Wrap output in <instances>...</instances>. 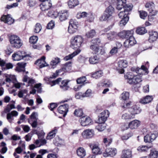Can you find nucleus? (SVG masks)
Returning a JSON list of instances; mask_svg holds the SVG:
<instances>
[{
  "label": "nucleus",
  "mask_w": 158,
  "mask_h": 158,
  "mask_svg": "<svg viewBox=\"0 0 158 158\" xmlns=\"http://www.w3.org/2000/svg\"><path fill=\"white\" fill-rule=\"evenodd\" d=\"M74 114L77 117H82L84 115L82 110L81 109H78L75 110Z\"/></svg>",
  "instance_id": "4c0bfd02"
},
{
  "label": "nucleus",
  "mask_w": 158,
  "mask_h": 158,
  "mask_svg": "<svg viewBox=\"0 0 158 158\" xmlns=\"http://www.w3.org/2000/svg\"><path fill=\"white\" fill-rule=\"evenodd\" d=\"M69 105L67 104H64L60 105L58 108L59 113L63 114L64 117L65 116L68 111Z\"/></svg>",
  "instance_id": "9d476101"
},
{
  "label": "nucleus",
  "mask_w": 158,
  "mask_h": 158,
  "mask_svg": "<svg viewBox=\"0 0 158 158\" xmlns=\"http://www.w3.org/2000/svg\"><path fill=\"white\" fill-rule=\"evenodd\" d=\"M78 23L75 20L71 19L69 21L68 31L70 34L75 32L78 28Z\"/></svg>",
  "instance_id": "20e7f679"
},
{
  "label": "nucleus",
  "mask_w": 158,
  "mask_h": 158,
  "mask_svg": "<svg viewBox=\"0 0 158 158\" xmlns=\"http://www.w3.org/2000/svg\"><path fill=\"white\" fill-rule=\"evenodd\" d=\"M11 44L13 47L16 48H19L22 46V43L21 42V40L19 38L18 40V41H16Z\"/></svg>",
  "instance_id": "58836bf2"
},
{
  "label": "nucleus",
  "mask_w": 158,
  "mask_h": 158,
  "mask_svg": "<svg viewBox=\"0 0 158 158\" xmlns=\"http://www.w3.org/2000/svg\"><path fill=\"white\" fill-rule=\"evenodd\" d=\"M152 96L147 95L143 98H141L140 102L143 104H146L151 102L153 99Z\"/></svg>",
  "instance_id": "5701e85b"
},
{
  "label": "nucleus",
  "mask_w": 158,
  "mask_h": 158,
  "mask_svg": "<svg viewBox=\"0 0 158 158\" xmlns=\"http://www.w3.org/2000/svg\"><path fill=\"white\" fill-rule=\"evenodd\" d=\"M157 136L158 134L156 133L146 135L144 137V141L146 143H151L153 141Z\"/></svg>",
  "instance_id": "9b49d317"
},
{
  "label": "nucleus",
  "mask_w": 158,
  "mask_h": 158,
  "mask_svg": "<svg viewBox=\"0 0 158 158\" xmlns=\"http://www.w3.org/2000/svg\"><path fill=\"white\" fill-rule=\"evenodd\" d=\"M19 39V38L17 35H11L10 37V44H11L16 41H18V40Z\"/></svg>",
  "instance_id": "09e8293b"
},
{
  "label": "nucleus",
  "mask_w": 158,
  "mask_h": 158,
  "mask_svg": "<svg viewBox=\"0 0 158 158\" xmlns=\"http://www.w3.org/2000/svg\"><path fill=\"white\" fill-rule=\"evenodd\" d=\"M72 62H66L61 66V69H60L61 72L64 71L65 72H69L71 70Z\"/></svg>",
  "instance_id": "2eb2a0df"
},
{
  "label": "nucleus",
  "mask_w": 158,
  "mask_h": 158,
  "mask_svg": "<svg viewBox=\"0 0 158 158\" xmlns=\"http://www.w3.org/2000/svg\"><path fill=\"white\" fill-rule=\"evenodd\" d=\"M155 5L152 2L147 3L145 5V6L146 8H148V10L149 12H153L156 11L154 9Z\"/></svg>",
  "instance_id": "c756f323"
},
{
  "label": "nucleus",
  "mask_w": 158,
  "mask_h": 158,
  "mask_svg": "<svg viewBox=\"0 0 158 158\" xmlns=\"http://www.w3.org/2000/svg\"><path fill=\"white\" fill-rule=\"evenodd\" d=\"M118 64L119 67L118 69V72L121 74L123 73L124 72V68H126L127 66V61L126 60H121L118 62Z\"/></svg>",
  "instance_id": "0eeeda50"
},
{
  "label": "nucleus",
  "mask_w": 158,
  "mask_h": 158,
  "mask_svg": "<svg viewBox=\"0 0 158 158\" xmlns=\"http://www.w3.org/2000/svg\"><path fill=\"white\" fill-rule=\"evenodd\" d=\"M103 73L102 71H98L92 73L91 77L93 78L97 79L102 77L103 75Z\"/></svg>",
  "instance_id": "f704fd0d"
},
{
  "label": "nucleus",
  "mask_w": 158,
  "mask_h": 158,
  "mask_svg": "<svg viewBox=\"0 0 158 158\" xmlns=\"http://www.w3.org/2000/svg\"><path fill=\"white\" fill-rule=\"evenodd\" d=\"M96 34L95 31L94 30H91L88 31L86 34V36L87 38H92Z\"/></svg>",
  "instance_id": "c03bdc74"
},
{
  "label": "nucleus",
  "mask_w": 158,
  "mask_h": 158,
  "mask_svg": "<svg viewBox=\"0 0 158 158\" xmlns=\"http://www.w3.org/2000/svg\"><path fill=\"white\" fill-rule=\"evenodd\" d=\"M106 127V124L105 123H98V124L96 127V129L99 131H102Z\"/></svg>",
  "instance_id": "e433bc0d"
},
{
  "label": "nucleus",
  "mask_w": 158,
  "mask_h": 158,
  "mask_svg": "<svg viewBox=\"0 0 158 158\" xmlns=\"http://www.w3.org/2000/svg\"><path fill=\"white\" fill-rule=\"evenodd\" d=\"M27 6L30 7H33L36 4V2L33 0H28L27 1Z\"/></svg>",
  "instance_id": "e2e57ef3"
},
{
  "label": "nucleus",
  "mask_w": 158,
  "mask_h": 158,
  "mask_svg": "<svg viewBox=\"0 0 158 158\" xmlns=\"http://www.w3.org/2000/svg\"><path fill=\"white\" fill-rule=\"evenodd\" d=\"M79 121L81 125L83 126L89 125L92 122V120L90 118L85 115L79 119Z\"/></svg>",
  "instance_id": "6e6552de"
},
{
  "label": "nucleus",
  "mask_w": 158,
  "mask_h": 158,
  "mask_svg": "<svg viewBox=\"0 0 158 158\" xmlns=\"http://www.w3.org/2000/svg\"><path fill=\"white\" fill-rule=\"evenodd\" d=\"M127 14L124 11H121L118 14V16L119 18H125L126 17H128L127 16Z\"/></svg>",
  "instance_id": "69168bd1"
},
{
  "label": "nucleus",
  "mask_w": 158,
  "mask_h": 158,
  "mask_svg": "<svg viewBox=\"0 0 158 158\" xmlns=\"http://www.w3.org/2000/svg\"><path fill=\"white\" fill-rule=\"evenodd\" d=\"M156 11L149 12V14L148 16V20L150 21H153L154 19V16L156 15Z\"/></svg>",
  "instance_id": "603ef678"
},
{
  "label": "nucleus",
  "mask_w": 158,
  "mask_h": 158,
  "mask_svg": "<svg viewBox=\"0 0 158 158\" xmlns=\"http://www.w3.org/2000/svg\"><path fill=\"white\" fill-rule=\"evenodd\" d=\"M55 26V23L54 21H51L49 22L47 26V28L48 29H52Z\"/></svg>",
  "instance_id": "774afa93"
},
{
  "label": "nucleus",
  "mask_w": 158,
  "mask_h": 158,
  "mask_svg": "<svg viewBox=\"0 0 158 158\" xmlns=\"http://www.w3.org/2000/svg\"><path fill=\"white\" fill-rule=\"evenodd\" d=\"M129 20V17H126L125 18H123V19L119 22V25L122 27L125 25Z\"/></svg>",
  "instance_id": "49530a36"
},
{
  "label": "nucleus",
  "mask_w": 158,
  "mask_h": 158,
  "mask_svg": "<svg viewBox=\"0 0 158 158\" xmlns=\"http://www.w3.org/2000/svg\"><path fill=\"white\" fill-rule=\"evenodd\" d=\"M60 59L56 57L54 60L51 61L50 63L51 65L53 66L56 65L60 62Z\"/></svg>",
  "instance_id": "bf43d9fd"
},
{
  "label": "nucleus",
  "mask_w": 158,
  "mask_h": 158,
  "mask_svg": "<svg viewBox=\"0 0 158 158\" xmlns=\"http://www.w3.org/2000/svg\"><path fill=\"white\" fill-rule=\"evenodd\" d=\"M51 1H47L42 2L40 5V9L42 11H45L49 9L52 6Z\"/></svg>",
  "instance_id": "f3484780"
},
{
  "label": "nucleus",
  "mask_w": 158,
  "mask_h": 158,
  "mask_svg": "<svg viewBox=\"0 0 158 158\" xmlns=\"http://www.w3.org/2000/svg\"><path fill=\"white\" fill-rule=\"evenodd\" d=\"M149 34V41L151 43L156 41L158 37V33L156 31H150L148 32Z\"/></svg>",
  "instance_id": "f8f14e48"
},
{
  "label": "nucleus",
  "mask_w": 158,
  "mask_h": 158,
  "mask_svg": "<svg viewBox=\"0 0 158 158\" xmlns=\"http://www.w3.org/2000/svg\"><path fill=\"white\" fill-rule=\"evenodd\" d=\"M1 20L9 25L13 23L14 21V19L10 17V15L3 16L2 17Z\"/></svg>",
  "instance_id": "6ab92c4d"
},
{
  "label": "nucleus",
  "mask_w": 158,
  "mask_h": 158,
  "mask_svg": "<svg viewBox=\"0 0 158 158\" xmlns=\"http://www.w3.org/2000/svg\"><path fill=\"white\" fill-rule=\"evenodd\" d=\"M94 15L93 13L89 12L88 13L86 19L89 22H92L94 20Z\"/></svg>",
  "instance_id": "8fccbe9b"
},
{
  "label": "nucleus",
  "mask_w": 158,
  "mask_h": 158,
  "mask_svg": "<svg viewBox=\"0 0 158 158\" xmlns=\"http://www.w3.org/2000/svg\"><path fill=\"white\" fill-rule=\"evenodd\" d=\"M134 33L133 30L123 31L118 33V36L122 39H129L133 35Z\"/></svg>",
  "instance_id": "423d86ee"
},
{
  "label": "nucleus",
  "mask_w": 158,
  "mask_h": 158,
  "mask_svg": "<svg viewBox=\"0 0 158 158\" xmlns=\"http://www.w3.org/2000/svg\"><path fill=\"white\" fill-rule=\"evenodd\" d=\"M38 120L37 113L34 112L30 116L28 119V122L32 128H35L38 125Z\"/></svg>",
  "instance_id": "7ed1b4c3"
},
{
  "label": "nucleus",
  "mask_w": 158,
  "mask_h": 158,
  "mask_svg": "<svg viewBox=\"0 0 158 158\" xmlns=\"http://www.w3.org/2000/svg\"><path fill=\"white\" fill-rule=\"evenodd\" d=\"M140 122L137 120H133L130 122L128 124V126L131 129H136L140 125Z\"/></svg>",
  "instance_id": "a211bd4d"
},
{
  "label": "nucleus",
  "mask_w": 158,
  "mask_h": 158,
  "mask_svg": "<svg viewBox=\"0 0 158 158\" xmlns=\"http://www.w3.org/2000/svg\"><path fill=\"white\" fill-rule=\"evenodd\" d=\"M89 61L91 64H95L98 62V58L96 56H91L89 58Z\"/></svg>",
  "instance_id": "ea45409f"
},
{
  "label": "nucleus",
  "mask_w": 158,
  "mask_h": 158,
  "mask_svg": "<svg viewBox=\"0 0 158 158\" xmlns=\"http://www.w3.org/2000/svg\"><path fill=\"white\" fill-rule=\"evenodd\" d=\"M94 135L93 130L88 129L85 130L82 133V137L85 139H88L92 138Z\"/></svg>",
  "instance_id": "1a4fd4ad"
},
{
  "label": "nucleus",
  "mask_w": 158,
  "mask_h": 158,
  "mask_svg": "<svg viewBox=\"0 0 158 158\" xmlns=\"http://www.w3.org/2000/svg\"><path fill=\"white\" fill-rule=\"evenodd\" d=\"M92 150L93 153L95 155H99L102 153V151L97 145L93 146Z\"/></svg>",
  "instance_id": "cd10ccee"
},
{
  "label": "nucleus",
  "mask_w": 158,
  "mask_h": 158,
  "mask_svg": "<svg viewBox=\"0 0 158 158\" xmlns=\"http://www.w3.org/2000/svg\"><path fill=\"white\" fill-rule=\"evenodd\" d=\"M131 151L129 149L124 150L122 152L121 158H131Z\"/></svg>",
  "instance_id": "393cba45"
},
{
  "label": "nucleus",
  "mask_w": 158,
  "mask_h": 158,
  "mask_svg": "<svg viewBox=\"0 0 158 158\" xmlns=\"http://www.w3.org/2000/svg\"><path fill=\"white\" fill-rule=\"evenodd\" d=\"M88 13L85 12H80L77 14V17L78 18H87Z\"/></svg>",
  "instance_id": "6e6d98bb"
},
{
  "label": "nucleus",
  "mask_w": 158,
  "mask_h": 158,
  "mask_svg": "<svg viewBox=\"0 0 158 158\" xmlns=\"http://www.w3.org/2000/svg\"><path fill=\"white\" fill-rule=\"evenodd\" d=\"M68 3L69 7L72 8L78 5L79 4V2L77 0H69Z\"/></svg>",
  "instance_id": "2f4dec72"
},
{
  "label": "nucleus",
  "mask_w": 158,
  "mask_h": 158,
  "mask_svg": "<svg viewBox=\"0 0 158 158\" xmlns=\"http://www.w3.org/2000/svg\"><path fill=\"white\" fill-rule=\"evenodd\" d=\"M77 156L81 158H84L86 155V152L85 149L82 147L78 148L76 151Z\"/></svg>",
  "instance_id": "4be33fe9"
},
{
  "label": "nucleus",
  "mask_w": 158,
  "mask_h": 158,
  "mask_svg": "<svg viewBox=\"0 0 158 158\" xmlns=\"http://www.w3.org/2000/svg\"><path fill=\"white\" fill-rule=\"evenodd\" d=\"M129 93L128 92L124 91L122 93L121 95L122 99L124 100H126L129 99Z\"/></svg>",
  "instance_id": "a18cd8bd"
},
{
  "label": "nucleus",
  "mask_w": 158,
  "mask_h": 158,
  "mask_svg": "<svg viewBox=\"0 0 158 158\" xmlns=\"http://www.w3.org/2000/svg\"><path fill=\"white\" fill-rule=\"evenodd\" d=\"M107 119V118H106L105 117H104L100 115L98 116V123H104L106 121Z\"/></svg>",
  "instance_id": "0e129e2a"
},
{
  "label": "nucleus",
  "mask_w": 158,
  "mask_h": 158,
  "mask_svg": "<svg viewBox=\"0 0 158 158\" xmlns=\"http://www.w3.org/2000/svg\"><path fill=\"white\" fill-rule=\"evenodd\" d=\"M149 156L150 158H157L158 157V152L155 149L151 150Z\"/></svg>",
  "instance_id": "a19ab883"
},
{
  "label": "nucleus",
  "mask_w": 158,
  "mask_h": 158,
  "mask_svg": "<svg viewBox=\"0 0 158 158\" xmlns=\"http://www.w3.org/2000/svg\"><path fill=\"white\" fill-rule=\"evenodd\" d=\"M147 69L145 66L143 65H142L140 68H137L135 70L136 73L140 74V75H143V73H142V71L145 72L146 71Z\"/></svg>",
  "instance_id": "37998d69"
},
{
  "label": "nucleus",
  "mask_w": 158,
  "mask_h": 158,
  "mask_svg": "<svg viewBox=\"0 0 158 158\" xmlns=\"http://www.w3.org/2000/svg\"><path fill=\"white\" fill-rule=\"evenodd\" d=\"M139 12L140 17L142 19H145L148 15L147 12L145 11L142 10L139 11Z\"/></svg>",
  "instance_id": "4d7b16f0"
},
{
  "label": "nucleus",
  "mask_w": 158,
  "mask_h": 158,
  "mask_svg": "<svg viewBox=\"0 0 158 158\" xmlns=\"http://www.w3.org/2000/svg\"><path fill=\"white\" fill-rule=\"evenodd\" d=\"M42 29V27L40 23H37L34 29V32L36 33H39Z\"/></svg>",
  "instance_id": "864d4df0"
},
{
  "label": "nucleus",
  "mask_w": 158,
  "mask_h": 158,
  "mask_svg": "<svg viewBox=\"0 0 158 158\" xmlns=\"http://www.w3.org/2000/svg\"><path fill=\"white\" fill-rule=\"evenodd\" d=\"M147 32L144 27H139L137 28L136 32L137 34L139 35H143Z\"/></svg>",
  "instance_id": "c9c22d12"
},
{
  "label": "nucleus",
  "mask_w": 158,
  "mask_h": 158,
  "mask_svg": "<svg viewBox=\"0 0 158 158\" xmlns=\"http://www.w3.org/2000/svg\"><path fill=\"white\" fill-rule=\"evenodd\" d=\"M91 44L98 46L101 42V40L99 38H97L92 39L91 41Z\"/></svg>",
  "instance_id": "13d9d810"
},
{
  "label": "nucleus",
  "mask_w": 158,
  "mask_h": 158,
  "mask_svg": "<svg viewBox=\"0 0 158 158\" xmlns=\"http://www.w3.org/2000/svg\"><path fill=\"white\" fill-rule=\"evenodd\" d=\"M18 66L16 67V70L19 72H23L25 71V67L26 63L22 62L18 63L17 64Z\"/></svg>",
  "instance_id": "c85d7f7f"
},
{
  "label": "nucleus",
  "mask_w": 158,
  "mask_h": 158,
  "mask_svg": "<svg viewBox=\"0 0 158 158\" xmlns=\"http://www.w3.org/2000/svg\"><path fill=\"white\" fill-rule=\"evenodd\" d=\"M28 56V55L26 54L24 52L19 51L14 53L12 57L14 60L19 61Z\"/></svg>",
  "instance_id": "39448f33"
},
{
  "label": "nucleus",
  "mask_w": 158,
  "mask_h": 158,
  "mask_svg": "<svg viewBox=\"0 0 158 158\" xmlns=\"http://www.w3.org/2000/svg\"><path fill=\"white\" fill-rule=\"evenodd\" d=\"M135 118V116L131 113L130 114L125 113L123 114L122 116V118L125 120H130Z\"/></svg>",
  "instance_id": "473e14b6"
},
{
  "label": "nucleus",
  "mask_w": 158,
  "mask_h": 158,
  "mask_svg": "<svg viewBox=\"0 0 158 158\" xmlns=\"http://www.w3.org/2000/svg\"><path fill=\"white\" fill-rule=\"evenodd\" d=\"M129 111L131 112L132 114H133L135 116V114L140 113L141 110L139 106L134 105L129 109Z\"/></svg>",
  "instance_id": "412c9836"
},
{
  "label": "nucleus",
  "mask_w": 158,
  "mask_h": 158,
  "mask_svg": "<svg viewBox=\"0 0 158 158\" xmlns=\"http://www.w3.org/2000/svg\"><path fill=\"white\" fill-rule=\"evenodd\" d=\"M114 11V9L111 6H109L105 10V12L108 13L110 14H112Z\"/></svg>",
  "instance_id": "680f3d73"
},
{
  "label": "nucleus",
  "mask_w": 158,
  "mask_h": 158,
  "mask_svg": "<svg viewBox=\"0 0 158 158\" xmlns=\"http://www.w3.org/2000/svg\"><path fill=\"white\" fill-rule=\"evenodd\" d=\"M117 153L116 149L115 148H107L105 152L103 153V156L104 157H107L110 156L113 157L115 156Z\"/></svg>",
  "instance_id": "ddd939ff"
},
{
  "label": "nucleus",
  "mask_w": 158,
  "mask_h": 158,
  "mask_svg": "<svg viewBox=\"0 0 158 158\" xmlns=\"http://www.w3.org/2000/svg\"><path fill=\"white\" fill-rule=\"evenodd\" d=\"M38 40V37L36 36H33L30 37L29 42L32 44H34L36 43Z\"/></svg>",
  "instance_id": "5fc2aeb1"
},
{
  "label": "nucleus",
  "mask_w": 158,
  "mask_h": 158,
  "mask_svg": "<svg viewBox=\"0 0 158 158\" xmlns=\"http://www.w3.org/2000/svg\"><path fill=\"white\" fill-rule=\"evenodd\" d=\"M69 81L67 80H64L61 81L60 86V88L63 91H66L68 89L69 87L68 84Z\"/></svg>",
  "instance_id": "b1692460"
},
{
  "label": "nucleus",
  "mask_w": 158,
  "mask_h": 158,
  "mask_svg": "<svg viewBox=\"0 0 158 158\" xmlns=\"http://www.w3.org/2000/svg\"><path fill=\"white\" fill-rule=\"evenodd\" d=\"M124 9V12H126L127 14L128 12L131 11L132 8V6L131 4H125L123 8Z\"/></svg>",
  "instance_id": "79ce46f5"
},
{
  "label": "nucleus",
  "mask_w": 158,
  "mask_h": 158,
  "mask_svg": "<svg viewBox=\"0 0 158 158\" xmlns=\"http://www.w3.org/2000/svg\"><path fill=\"white\" fill-rule=\"evenodd\" d=\"M57 131V129L56 128H55L54 129L48 133L46 139H50L54 138Z\"/></svg>",
  "instance_id": "7c9ffc66"
},
{
  "label": "nucleus",
  "mask_w": 158,
  "mask_h": 158,
  "mask_svg": "<svg viewBox=\"0 0 158 158\" xmlns=\"http://www.w3.org/2000/svg\"><path fill=\"white\" fill-rule=\"evenodd\" d=\"M110 113L108 110H105L102 112L100 115L107 118L109 116Z\"/></svg>",
  "instance_id": "338daca9"
},
{
  "label": "nucleus",
  "mask_w": 158,
  "mask_h": 158,
  "mask_svg": "<svg viewBox=\"0 0 158 158\" xmlns=\"http://www.w3.org/2000/svg\"><path fill=\"white\" fill-rule=\"evenodd\" d=\"M116 1L117 2L116 9L118 10H120L124 6L126 3V0H120Z\"/></svg>",
  "instance_id": "bb28decb"
},
{
  "label": "nucleus",
  "mask_w": 158,
  "mask_h": 158,
  "mask_svg": "<svg viewBox=\"0 0 158 158\" xmlns=\"http://www.w3.org/2000/svg\"><path fill=\"white\" fill-rule=\"evenodd\" d=\"M81 52L80 49H77V51H75L73 53L69 54L68 56H65L64 58V60L65 61L72 59L74 56L78 54Z\"/></svg>",
  "instance_id": "a878e982"
},
{
  "label": "nucleus",
  "mask_w": 158,
  "mask_h": 158,
  "mask_svg": "<svg viewBox=\"0 0 158 158\" xmlns=\"http://www.w3.org/2000/svg\"><path fill=\"white\" fill-rule=\"evenodd\" d=\"M83 41V39L80 35H76L73 37L71 40V47L73 49L78 48Z\"/></svg>",
  "instance_id": "f03ea898"
},
{
  "label": "nucleus",
  "mask_w": 158,
  "mask_h": 158,
  "mask_svg": "<svg viewBox=\"0 0 158 158\" xmlns=\"http://www.w3.org/2000/svg\"><path fill=\"white\" fill-rule=\"evenodd\" d=\"M86 78L85 77L83 76L80 77L77 80V82L78 84H82L84 83L86 81Z\"/></svg>",
  "instance_id": "052dcab7"
},
{
  "label": "nucleus",
  "mask_w": 158,
  "mask_h": 158,
  "mask_svg": "<svg viewBox=\"0 0 158 158\" xmlns=\"http://www.w3.org/2000/svg\"><path fill=\"white\" fill-rule=\"evenodd\" d=\"M112 15L110 14L105 11L103 14L100 17V20L102 21L107 20L108 19L110 18Z\"/></svg>",
  "instance_id": "72a5a7b5"
},
{
  "label": "nucleus",
  "mask_w": 158,
  "mask_h": 158,
  "mask_svg": "<svg viewBox=\"0 0 158 158\" xmlns=\"http://www.w3.org/2000/svg\"><path fill=\"white\" fill-rule=\"evenodd\" d=\"M147 146L142 145L139 146L137 148V150L140 152H146L148 149Z\"/></svg>",
  "instance_id": "3c124183"
},
{
  "label": "nucleus",
  "mask_w": 158,
  "mask_h": 158,
  "mask_svg": "<svg viewBox=\"0 0 158 158\" xmlns=\"http://www.w3.org/2000/svg\"><path fill=\"white\" fill-rule=\"evenodd\" d=\"M45 57L44 56L42 57L40 59L37 60L35 62V64H37V63H39L40 64L39 65V68H42L44 67L48 66V64H47V63L45 61Z\"/></svg>",
  "instance_id": "aec40b11"
},
{
  "label": "nucleus",
  "mask_w": 158,
  "mask_h": 158,
  "mask_svg": "<svg viewBox=\"0 0 158 158\" xmlns=\"http://www.w3.org/2000/svg\"><path fill=\"white\" fill-rule=\"evenodd\" d=\"M136 42L134 37L132 36L126 40L124 43V45L125 47L129 48L134 45L136 44Z\"/></svg>",
  "instance_id": "4468645a"
},
{
  "label": "nucleus",
  "mask_w": 158,
  "mask_h": 158,
  "mask_svg": "<svg viewBox=\"0 0 158 158\" xmlns=\"http://www.w3.org/2000/svg\"><path fill=\"white\" fill-rule=\"evenodd\" d=\"M90 48L95 53H96L98 52L99 48V46L97 45L91 44L90 46Z\"/></svg>",
  "instance_id": "de8ad7c7"
},
{
  "label": "nucleus",
  "mask_w": 158,
  "mask_h": 158,
  "mask_svg": "<svg viewBox=\"0 0 158 158\" xmlns=\"http://www.w3.org/2000/svg\"><path fill=\"white\" fill-rule=\"evenodd\" d=\"M58 15L61 21H65L67 19L69 16L68 11L66 10H62L58 13Z\"/></svg>",
  "instance_id": "dca6fc26"
},
{
  "label": "nucleus",
  "mask_w": 158,
  "mask_h": 158,
  "mask_svg": "<svg viewBox=\"0 0 158 158\" xmlns=\"http://www.w3.org/2000/svg\"><path fill=\"white\" fill-rule=\"evenodd\" d=\"M125 78L127 80V82L130 84L133 85H138V88L140 87L139 83L142 81L141 78L140 76L137 75H134L132 73L129 72L124 76Z\"/></svg>",
  "instance_id": "f257e3e1"
}]
</instances>
